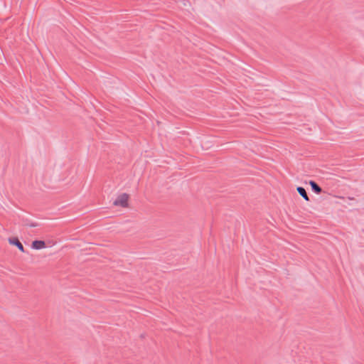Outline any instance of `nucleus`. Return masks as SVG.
Here are the masks:
<instances>
[{
	"label": "nucleus",
	"mask_w": 364,
	"mask_h": 364,
	"mask_svg": "<svg viewBox=\"0 0 364 364\" xmlns=\"http://www.w3.org/2000/svg\"><path fill=\"white\" fill-rule=\"evenodd\" d=\"M309 184L311 186L312 191L314 193L319 194L321 193V188L314 181H310Z\"/></svg>",
	"instance_id": "nucleus-4"
},
{
	"label": "nucleus",
	"mask_w": 364,
	"mask_h": 364,
	"mask_svg": "<svg viewBox=\"0 0 364 364\" xmlns=\"http://www.w3.org/2000/svg\"><path fill=\"white\" fill-rule=\"evenodd\" d=\"M129 196L127 193L120 194L116 200L114 201V205L116 206H120L122 208H127L128 206Z\"/></svg>",
	"instance_id": "nucleus-1"
},
{
	"label": "nucleus",
	"mask_w": 364,
	"mask_h": 364,
	"mask_svg": "<svg viewBox=\"0 0 364 364\" xmlns=\"http://www.w3.org/2000/svg\"><path fill=\"white\" fill-rule=\"evenodd\" d=\"M28 225L30 227L34 228V227H37L38 225L36 223H31L28 224Z\"/></svg>",
	"instance_id": "nucleus-6"
},
{
	"label": "nucleus",
	"mask_w": 364,
	"mask_h": 364,
	"mask_svg": "<svg viewBox=\"0 0 364 364\" xmlns=\"http://www.w3.org/2000/svg\"><path fill=\"white\" fill-rule=\"evenodd\" d=\"M299 194L306 201H309V198L308 197V195L306 193V191L305 190L304 188L301 187V186H299L297 187L296 188Z\"/></svg>",
	"instance_id": "nucleus-5"
},
{
	"label": "nucleus",
	"mask_w": 364,
	"mask_h": 364,
	"mask_svg": "<svg viewBox=\"0 0 364 364\" xmlns=\"http://www.w3.org/2000/svg\"><path fill=\"white\" fill-rule=\"evenodd\" d=\"M9 242L10 244L15 245L17 247V248L22 252H24V247L23 245L21 243V242L18 240L16 237H12L9 238Z\"/></svg>",
	"instance_id": "nucleus-2"
},
{
	"label": "nucleus",
	"mask_w": 364,
	"mask_h": 364,
	"mask_svg": "<svg viewBox=\"0 0 364 364\" xmlns=\"http://www.w3.org/2000/svg\"><path fill=\"white\" fill-rule=\"evenodd\" d=\"M46 246V242L43 240H34L31 245V247L35 250H41L45 248Z\"/></svg>",
	"instance_id": "nucleus-3"
}]
</instances>
